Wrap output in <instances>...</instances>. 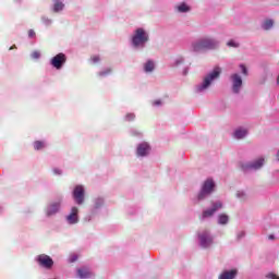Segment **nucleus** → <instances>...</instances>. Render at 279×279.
I'll return each instance as SVG.
<instances>
[{
	"mask_svg": "<svg viewBox=\"0 0 279 279\" xmlns=\"http://www.w3.org/2000/svg\"><path fill=\"white\" fill-rule=\"evenodd\" d=\"M220 75H221V68L216 66L209 74H207L204 77L203 83L197 86V90L199 92L206 90V88H208L210 84L215 82V80H219Z\"/></svg>",
	"mask_w": 279,
	"mask_h": 279,
	"instance_id": "f257e3e1",
	"label": "nucleus"
},
{
	"mask_svg": "<svg viewBox=\"0 0 279 279\" xmlns=\"http://www.w3.org/2000/svg\"><path fill=\"white\" fill-rule=\"evenodd\" d=\"M219 43L213 38H203L199 41L193 44L194 51H204L206 49H217Z\"/></svg>",
	"mask_w": 279,
	"mask_h": 279,
	"instance_id": "f03ea898",
	"label": "nucleus"
},
{
	"mask_svg": "<svg viewBox=\"0 0 279 279\" xmlns=\"http://www.w3.org/2000/svg\"><path fill=\"white\" fill-rule=\"evenodd\" d=\"M149 40V35L143 28H137L132 37L133 47H145V43Z\"/></svg>",
	"mask_w": 279,
	"mask_h": 279,
	"instance_id": "7ed1b4c3",
	"label": "nucleus"
},
{
	"mask_svg": "<svg viewBox=\"0 0 279 279\" xmlns=\"http://www.w3.org/2000/svg\"><path fill=\"white\" fill-rule=\"evenodd\" d=\"M215 189V181H213V179H208L207 181H205L201 193L198 194V199H204V197H206V195H210L211 191H214Z\"/></svg>",
	"mask_w": 279,
	"mask_h": 279,
	"instance_id": "20e7f679",
	"label": "nucleus"
},
{
	"mask_svg": "<svg viewBox=\"0 0 279 279\" xmlns=\"http://www.w3.org/2000/svg\"><path fill=\"white\" fill-rule=\"evenodd\" d=\"M66 63V54L64 53H58L57 56H54L51 61L50 64L57 69L58 71H60V69H62V66Z\"/></svg>",
	"mask_w": 279,
	"mask_h": 279,
	"instance_id": "39448f33",
	"label": "nucleus"
},
{
	"mask_svg": "<svg viewBox=\"0 0 279 279\" xmlns=\"http://www.w3.org/2000/svg\"><path fill=\"white\" fill-rule=\"evenodd\" d=\"M232 82V92L239 94L241 92V87L243 86V78L238 73H234L230 76Z\"/></svg>",
	"mask_w": 279,
	"mask_h": 279,
	"instance_id": "423d86ee",
	"label": "nucleus"
},
{
	"mask_svg": "<svg viewBox=\"0 0 279 279\" xmlns=\"http://www.w3.org/2000/svg\"><path fill=\"white\" fill-rule=\"evenodd\" d=\"M37 263L45 269H51V267H53V259L46 254H40L37 256Z\"/></svg>",
	"mask_w": 279,
	"mask_h": 279,
	"instance_id": "0eeeda50",
	"label": "nucleus"
},
{
	"mask_svg": "<svg viewBox=\"0 0 279 279\" xmlns=\"http://www.w3.org/2000/svg\"><path fill=\"white\" fill-rule=\"evenodd\" d=\"M84 195H85L84 186L76 185L73 191V197H74L76 204H78V205L84 204Z\"/></svg>",
	"mask_w": 279,
	"mask_h": 279,
	"instance_id": "6e6552de",
	"label": "nucleus"
},
{
	"mask_svg": "<svg viewBox=\"0 0 279 279\" xmlns=\"http://www.w3.org/2000/svg\"><path fill=\"white\" fill-rule=\"evenodd\" d=\"M198 239L201 242V246L203 247H210L213 245V236L208 231H204L203 233L198 234Z\"/></svg>",
	"mask_w": 279,
	"mask_h": 279,
	"instance_id": "1a4fd4ad",
	"label": "nucleus"
},
{
	"mask_svg": "<svg viewBox=\"0 0 279 279\" xmlns=\"http://www.w3.org/2000/svg\"><path fill=\"white\" fill-rule=\"evenodd\" d=\"M263 165H265V158H259L253 163L242 166V169H254L256 171V170L260 169V167H263Z\"/></svg>",
	"mask_w": 279,
	"mask_h": 279,
	"instance_id": "9d476101",
	"label": "nucleus"
},
{
	"mask_svg": "<svg viewBox=\"0 0 279 279\" xmlns=\"http://www.w3.org/2000/svg\"><path fill=\"white\" fill-rule=\"evenodd\" d=\"M222 204L220 202L215 203L214 207L211 209H207L203 213V218L206 217H213V215H215V213H217V210H219V208H222Z\"/></svg>",
	"mask_w": 279,
	"mask_h": 279,
	"instance_id": "9b49d317",
	"label": "nucleus"
},
{
	"mask_svg": "<svg viewBox=\"0 0 279 279\" xmlns=\"http://www.w3.org/2000/svg\"><path fill=\"white\" fill-rule=\"evenodd\" d=\"M77 213H80L77 207H72L70 215L66 217L68 223H77Z\"/></svg>",
	"mask_w": 279,
	"mask_h": 279,
	"instance_id": "f8f14e48",
	"label": "nucleus"
},
{
	"mask_svg": "<svg viewBox=\"0 0 279 279\" xmlns=\"http://www.w3.org/2000/svg\"><path fill=\"white\" fill-rule=\"evenodd\" d=\"M149 144L142 143L137 146V156H147L149 154Z\"/></svg>",
	"mask_w": 279,
	"mask_h": 279,
	"instance_id": "ddd939ff",
	"label": "nucleus"
},
{
	"mask_svg": "<svg viewBox=\"0 0 279 279\" xmlns=\"http://www.w3.org/2000/svg\"><path fill=\"white\" fill-rule=\"evenodd\" d=\"M60 210V203H52L48 209H47V215L48 217H51V215H56Z\"/></svg>",
	"mask_w": 279,
	"mask_h": 279,
	"instance_id": "4468645a",
	"label": "nucleus"
},
{
	"mask_svg": "<svg viewBox=\"0 0 279 279\" xmlns=\"http://www.w3.org/2000/svg\"><path fill=\"white\" fill-rule=\"evenodd\" d=\"M77 276L78 278H90V270L86 267L77 269Z\"/></svg>",
	"mask_w": 279,
	"mask_h": 279,
	"instance_id": "2eb2a0df",
	"label": "nucleus"
},
{
	"mask_svg": "<svg viewBox=\"0 0 279 279\" xmlns=\"http://www.w3.org/2000/svg\"><path fill=\"white\" fill-rule=\"evenodd\" d=\"M220 279H233L236 278V270L223 271L220 276Z\"/></svg>",
	"mask_w": 279,
	"mask_h": 279,
	"instance_id": "dca6fc26",
	"label": "nucleus"
},
{
	"mask_svg": "<svg viewBox=\"0 0 279 279\" xmlns=\"http://www.w3.org/2000/svg\"><path fill=\"white\" fill-rule=\"evenodd\" d=\"M245 136H247V130L245 129H238L234 132V138L241 140V138H245Z\"/></svg>",
	"mask_w": 279,
	"mask_h": 279,
	"instance_id": "f3484780",
	"label": "nucleus"
},
{
	"mask_svg": "<svg viewBox=\"0 0 279 279\" xmlns=\"http://www.w3.org/2000/svg\"><path fill=\"white\" fill-rule=\"evenodd\" d=\"M64 10V3L57 1L53 5V12H62Z\"/></svg>",
	"mask_w": 279,
	"mask_h": 279,
	"instance_id": "a211bd4d",
	"label": "nucleus"
},
{
	"mask_svg": "<svg viewBox=\"0 0 279 279\" xmlns=\"http://www.w3.org/2000/svg\"><path fill=\"white\" fill-rule=\"evenodd\" d=\"M228 221H229V218H228V215L226 214L220 215L218 218V223H220L221 226H226Z\"/></svg>",
	"mask_w": 279,
	"mask_h": 279,
	"instance_id": "6ab92c4d",
	"label": "nucleus"
},
{
	"mask_svg": "<svg viewBox=\"0 0 279 279\" xmlns=\"http://www.w3.org/2000/svg\"><path fill=\"white\" fill-rule=\"evenodd\" d=\"M144 71L146 73H151V71H154V61H148L145 65H144Z\"/></svg>",
	"mask_w": 279,
	"mask_h": 279,
	"instance_id": "aec40b11",
	"label": "nucleus"
},
{
	"mask_svg": "<svg viewBox=\"0 0 279 279\" xmlns=\"http://www.w3.org/2000/svg\"><path fill=\"white\" fill-rule=\"evenodd\" d=\"M34 149H36V151H39V149H45V142H41V141L34 142Z\"/></svg>",
	"mask_w": 279,
	"mask_h": 279,
	"instance_id": "412c9836",
	"label": "nucleus"
},
{
	"mask_svg": "<svg viewBox=\"0 0 279 279\" xmlns=\"http://www.w3.org/2000/svg\"><path fill=\"white\" fill-rule=\"evenodd\" d=\"M271 27H274V21L272 20H266L263 24V28L268 31V29H271Z\"/></svg>",
	"mask_w": 279,
	"mask_h": 279,
	"instance_id": "4be33fe9",
	"label": "nucleus"
},
{
	"mask_svg": "<svg viewBox=\"0 0 279 279\" xmlns=\"http://www.w3.org/2000/svg\"><path fill=\"white\" fill-rule=\"evenodd\" d=\"M190 10H191V8H189V5H186V3H182L178 7L179 12H189Z\"/></svg>",
	"mask_w": 279,
	"mask_h": 279,
	"instance_id": "5701e85b",
	"label": "nucleus"
},
{
	"mask_svg": "<svg viewBox=\"0 0 279 279\" xmlns=\"http://www.w3.org/2000/svg\"><path fill=\"white\" fill-rule=\"evenodd\" d=\"M110 73H112V69H107V70H105V71H101V72H99V76L100 77H106V75H110Z\"/></svg>",
	"mask_w": 279,
	"mask_h": 279,
	"instance_id": "b1692460",
	"label": "nucleus"
},
{
	"mask_svg": "<svg viewBox=\"0 0 279 279\" xmlns=\"http://www.w3.org/2000/svg\"><path fill=\"white\" fill-rule=\"evenodd\" d=\"M227 46L228 47H234V48H238L240 47L239 43L234 41V39H231L227 43Z\"/></svg>",
	"mask_w": 279,
	"mask_h": 279,
	"instance_id": "393cba45",
	"label": "nucleus"
},
{
	"mask_svg": "<svg viewBox=\"0 0 279 279\" xmlns=\"http://www.w3.org/2000/svg\"><path fill=\"white\" fill-rule=\"evenodd\" d=\"M266 278L268 279H279L278 275L274 274V272H268L266 275Z\"/></svg>",
	"mask_w": 279,
	"mask_h": 279,
	"instance_id": "a878e982",
	"label": "nucleus"
},
{
	"mask_svg": "<svg viewBox=\"0 0 279 279\" xmlns=\"http://www.w3.org/2000/svg\"><path fill=\"white\" fill-rule=\"evenodd\" d=\"M41 21L44 23V25H51V20L49 17H41Z\"/></svg>",
	"mask_w": 279,
	"mask_h": 279,
	"instance_id": "bb28decb",
	"label": "nucleus"
},
{
	"mask_svg": "<svg viewBox=\"0 0 279 279\" xmlns=\"http://www.w3.org/2000/svg\"><path fill=\"white\" fill-rule=\"evenodd\" d=\"M90 60L94 64H97V62H99L100 58H99V56H93V57H90Z\"/></svg>",
	"mask_w": 279,
	"mask_h": 279,
	"instance_id": "cd10ccee",
	"label": "nucleus"
},
{
	"mask_svg": "<svg viewBox=\"0 0 279 279\" xmlns=\"http://www.w3.org/2000/svg\"><path fill=\"white\" fill-rule=\"evenodd\" d=\"M28 38H36V32L34 29L28 31Z\"/></svg>",
	"mask_w": 279,
	"mask_h": 279,
	"instance_id": "c85d7f7f",
	"label": "nucleus"
},
{
	"mask_svg": "<svg viewBox=\"0 0 279 279\" xmlns=\"http://www.w3.org/2000/svg\"><path fill=\"white\" fill-rule=\"evenodd\" d=\"M32 58H34V60H38V58H40V52L34 51V52L32 53Z\"/></svg>",
	"mask_w": 279,
	"mask_h": 279,
	"instance_id": "c756f323",
	"label": "nucleus"
},
{
	"mask_svg": "<svg viewBox=\"0 0 279 279\" xmlns=\"http://www.w3.org/2000/svg\"><path fill=\"white\" fill-rule=\"evenodd\" d=\"M240 69L242 71L243 75H247V68L244 64H241Z\"/></svg>",
	"mask_w": 279,
	"mask_h": 279,
	"instance_id": "7c9ffc66",
	"label": "nucleus"
},
{
	"mask_svg": "<svg viewBox=\"0 0 279 279\" xmlns=\"http://www.w3.org/2000/svg\"><path fill=\"white\" fill-rule=\"evenodd\" d=\"M134 118H135L134 113L126 114V121H134Z\"/></svg>",
	"mask_w": 279,
	"mask_h": 279,
	"instance_id": "2f4dec72",
	"label": "nucleus"
},
{
	"mask_svg": "<svg viewBox=\"0 0 279 279\" xmlns=\"http://www.w3.org/2000/svg\"><path fill=\"white\" fill-rule=\"evenodd\" d=\"M77 260V255H72L70 258V263H75Z\"/></svg>",
	"mask_w": 279,
	"mask_h": 279,
	"instance_id": "473e14b6",
	"label": "nucleus"
},
{
	"mask_svg": "<svg viewBox=\"0 0 279 279\" xmlns=\"http://www.w3.org/2000/svg\"><path fill=\"white\" fill-rule=\"evenodd\" d=\"M182 62H184V60H182V59L178 60V61H177V66H178L179 64H182Z\"/></svg>",
	"mask_w": 279,
	"mask_h": 279,
	"instance_id": "72a5a7b5",
	"label": "nucleus"
},
{
	"mask_svg": "<svg viewBox=\"0 0 279 279\" xmlns=\"http://www.w3.org/2000/svg\"><path fill=\"white\" fill-rule=\"evenodd\" d=\"M54 173H57V175H60V173H62V172H60V170H58V169H54Z\"/></svg>",
	"mask_w": 279,
	"mask_h": 279,
	"instance_id": "f704fd0d",
	"label": "nucleus"
},
{
	"mask_svg": "<svg viewBox=\"0 0 279 279\" xmlns=\"http://www.w3.org/2000/svg\"><path fill=\"white\" fill-rule=\"evenodd\" d=\"M268 239H269L270 241H274V235L270 234V235L268 236Z\"/></svg>",
	"mask_w": 279,
	"mask_h": 279,
	"instance_id": "c9c22d12",
	"label": "nucleus"
},
{
	"mask_svg": "<svg viewBox=\"0 0 279 279\" xmlns=\"http://www.w3.org/2000/svg\"><path fill=\"white\" fill-rule=\"evenodd\" d=\"M155 104H156L157 106H160V101H156Z\"/></svg>",
	"mask_w": 279,
	"mask_h": 279,
	"instance_id": "e433bc0d",
	"label": "nucleus"
},
{
	"mask_svg": "<svg viewBox=\"0 0 279 279\" xmlns=\"http://www.w3.org/2000/svg\"><path fill=\"white\" fill-rule=\"evenodd\" d=\"M277 84H279V75H278V77H277Z\"/></svg>",
	"mask_w": 279,
	"mask_h": 279,
	"instance_id": "4c0bfd02",
	"label": "nucleus"
},
{
	"mask_svg": "<svg viewBox=\"0 0 279 279\" xmlns=\"http://www.w3.org/2000/svg\"><path fill=\"white\" fill-rule=\"evenodd\" d=\"M12 49H14V47H11V48H10V51H12Z\"/></svg>",
	"mask_w": 279,
	"mask_h": 279,
	"instance_id": "58836bf2",
	"label": "nucleus"
},
{
	"mask_svg": "<svg viewBox=\"0 0 279 279\" xmlns=\"http://www.w3.org/2000/svg\"><path fill=\"white\" fill-rule=\"evenodd\" d=\"M186 73H187V72L185 71V72H184V75H186Z\"/></svg>",
	"mask_w": 279,
	"mask_h": 279,
	"instance_id": "ea45409f",
	"label": "nucleus"
}]
</instances>
